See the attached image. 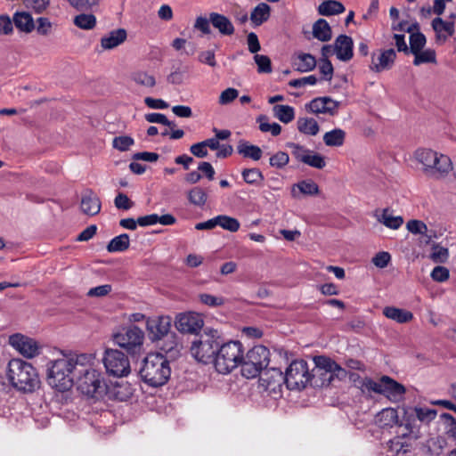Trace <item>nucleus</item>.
I'll return each instance as SVG.
<instances>
[{"label":"nucleus","mask_w":456,"mask_h":456,"mask_svg":"<svg viewBox=\"0 0 456 456\" xmlns=\"http://www.w3.org/2000/svg\"><path fill=\"white\" fill-rule=\"evenodd\" d=\"M86 356L88 359L84 361L83 367L77 370L75 383L77 389L83 395L95 400L103 399L104 396H107L108 399L126 401L130 395L127 385L121 386L117 383L112 387H109L103 375L92 367L94 357L89 354H86Z\"/></svg>","instance_id":"1"},{"label":"nucleus","mask_w":456,"mask_h":456,"mask_svg":"<svg viewBox=\"0 0 456 456\" xmlns=\"http://www.w3.org/2000/svg\"><path fill=\"white\" fill-rule=\"evenodd\" d=\"M86 354H64L47 364V382L60 392L69 390L75 384L77 370L83 367Z\"/></svg>","instance_id":"2"},{"label":"nucleus","mask_w":456,"mask_h":456,"mask_svg":"<svg viewBox=\"0 0 456 456\" xmlns=\"http://www.w3.org/2000/svg\"><path fill=\"white\" fill-rule=\"evenodd\" d=\"M7 379L10 384L19 391L31 393L40 386L36 369L31 363L19 358H13L9 362Z\"/></svg>","instance_id":"3"},{"label":"nucleus","mask_w":456,"mask_h":456,"mask_svg":"<svg viewBox=\"0 0 456 456\" xmlns=\"http://www.w3.org/2000/svg\"><path fill=\"white\" fill-rule=\"evenodd\" d=\"M139 374L142 381L149 386L161 387L170 378V362L162 354H149L142 361Z\"/></svg>","instance_id":"4"},{"label":"nucleus","mask_w":456,"mask_h":456,"mask_svg":"<svg viewBox=\"0 0 456 456\" xmlns=\"http://www.w3.org/2000/svg\"><path fill=\"white\" fill-rule=\"evenodd\" d=\"M414 156L418 163L422 165L423 173L431 178H443L452 169V161L448 156L431 149H418Z\"/></svg>","instance_id":"5"},{"label":"nucleus","mask_w":456,"mask_h":456,"mask_svg":"<svg viewBox=\"0 0 456 456\" xmlns=\"http://www.w3.org/2000/svg\"><path fill=\"white\" fill-rule=\"evenodd\" d=\"M285 385L289 390H302L308 385L313 387H322L324 382L318 383L314 379L315 373L309 370L307 362L305 360H295L286 369L284 373Z\"/></svg>","instance_id":"6"},{"label":"nucleus","mask_w":456,"mask_h":456,"mask_svg":"<svg viewBox=\"0 0 456 456\" xmlns=\"http://www.w3.org/2000/svg\"><path fill=\"white\" fill-rule=\"evenodd\" d=\"M243 360V346L240 341H230L223 345L219 344L214 359L216 370L222 374H228Z\"/></svg>","instance_id":"7"},{"label":"nucleus","mask_w":456,"mask_h":456,"mask_svg":"<svg viewBox=\"0 0 456 456\" xmlns=\"http://www.w3.org/2000/svg\"><path fill=\"white\" fill-rule=\"evenodd\" d=\"M270 362V351L262 345H257L249 349L246 355H243L241 362V374L247 379H253L259 376Z\"/></svg>","instance_id":"8"},{"label":"nucleus","mask_w":456,"mask_h":456,"mask_svg":"<svg viewBox=\"0 0 456 456\" xmlns=\"http://www.w3.org/2000/svg\"><path fill=\"white\" fill-rule=\"evenodd\" d=\"M221 341L216 330L204 332L195 339L191 346V355L203 363L214 362Z\"/></svg>","instance_id":"9"},{"label":"nucleus","mask_w":456,"mask_h":456,"mask_svg":"<svg viewBox=\"0 0 456 456\" xmlns=\"http://www.w3.org/2000/svg\"><path fill=\"white\" fill-rule=\"evenodd\" d=\"M113 340L128 354L134 356L142 351L144 332L139 327L131 325L115 334Z\"/></svg>","instance_id":"10"},{"label":"nucleus","mask_w":456,"mask_h":456,"mask_svg":"<svg viewBox=\"0 0 456 456\" xmlns=\"http://www.w3.org/2000/svg\"><path fill=\"white\" fill-rule=\"evenodd\" d=\"M102 362L106 372L113 377H126L131 371L128 357L118 349L107 348L104 351Z\"/></svg>","instance_id":"11"},{"label":"nucleus","mask_w":456,"mask_h":456,"mask_svg":"<svg viewBox=\"0 0 456 456\" xmlns=\"http://www.w3.org/2000/svg\"><path fill=\"white\" fill-rule=\"evenodd\" d=\"M259 384L270 394H280L282 385L285 384L283 372L278 368H270L265 370L259 375Z\"/></svg>","instance_id":"12"},{"label":"nucleus","mask_w":456,"mask_h":456,"mask_svg":"<svg viewBox=\"0 0 456 456\" xmlns=\"http://www.w3.org/2000/svg\"><path fill=\"white\" fill-rule=\"evenodd\" d=\"M314 361L315 369L313 370V372L322 377V380L321 382H324V385L328 386L331 382L332 371H341L342 376H346V370L327 356H315Z\"/></svg>","instance_id":"13"},{"label":"nucleus","mask_w":456,"mask_h":456,"mask_svg":"<svg viewBox=\"0 0 456 456\" xmlns=\"http://www.w3.org/2000/svg\"><path fill=\"white\" fill-rule=\"evenodd\" d=\"M175 325L182 333L194 334L202 329L204 322L200 314L189 312L179 314L176 316Z\"/></svg>","instance_id":"14"},{"label":"nucleus","mask_w":456,"mask_h":456,"mask_svg":"<svg viewBox=\"0 0 456 456\" xmlns=\"http://www.w3.org/2000/svg\"><path fill=\"white\" fill-rule=\"evenodd\" d=\"M9 341L10 345L24 357L33 358L39 354L38 344L33 338L21 334H14L10 337Z\"/></svg>","instance_id":"15"},{"label":"nucleus","mask_w":456,"mask_h":456,"mask_svg":"<svg viewBox=\"0 0 456 456\" xmlns=\"http://www.w3.org/2000/svg\"><path fill=\"white\" fill-rule=\"evenodd\" d=\"M171 319L168 316H159L147 321V330L151 341L161 340L168 336Z\"/></svg>","instance_id":"16"},{"label":"nucleus","mask_w":456,"mask_h":456,"mask_svg":"<svg viewBox=\"0 0 456 456\" xmlns=\"http://www.w3.org/2000/svg\"><path fill=\"white\" fill-rule=\"evenodd\" d=\"M395 59L396 53L393 48L381 50L379 55L372 53L371 62L369 68L371 71L376 73L388 70L394 66Z\"/></svg>","instance_id":"17"},{"label":"nucleus","mask_w":456,"mask_h":456,"mask_svg":"<svg viewBox=\"0 0 456 456\" xmlns=\"http://www.w3.org/2000/svg\"><path fill=\"white\" fill-rule=\"evenodd\" d=\"M354 42L351 37L339 35L334 43V51L337 58L342 61H348L354 56Z\"/></svg>","instance_id":"18"},{"label":"nucleus","mask_w":456,"mask_h":456,"mask_svg":"<svg viewBox=\"0 0 456 456\" xmlns=\"http://www.w3.org/2000/svg\"><path fill=\"white\" fill-rule=\"evenodd\" d=\"M383 393L391 401H399L405 394L404 387L388 376L382 377Z\"/></svg>","instance_id":"19"},{"label":"nucleus","mask_w":456,"mask_h":456,"mask_svg":"<svg viewBox=\"0 0 456 456\" xmlns=\"http://www.w3.org/2000/svg\"><path fill=\"white\" fill-rule=\"evenodd\" d=\"M81 209L88 216L97 215L101 210V201L98 196L91 190H87L82 195Z\"/></svg>","instance_id":"20"},{"label":"nucleus","mask_w":456,"mask_h":456,"mask_svg":"<svg viewBox=\"0 0 456 456\" xmlns=\"http://www.w3.org/2000/svg\"><path fill=\"white\" fill-rule=\"evenodd\" d=\"M127 33L125 28H117L110 31L108 35L104 36L101 39V46L104 50H111L126 39Z\"/></svg>","instance_id":"21"},{"label":"nucleus","mask_w":456,"mask_h":456,"mask_svg":"<svg viewBox=\"0 0 456 456\" xmlns=\"http://www.w3.org/2000/svg\"><path fill=\"white\" fill-rule=\"evenodd\" d=\"M209 21L224 36H232L234 33V27L232 21L223 14L211 12L209 14Z\"/></svg>","instance_id":"22"},{"label":"nucleus","mask_w":456,"mask_h":456,"mask_svg":"<svg viewBox=\"0 0 456 456\" xmlns=\"http://www.w3.org/2000/svg\"><path fill=\"white\" fill-rule=\"evenodd\" d=\"M375 423L379 428H392L399 424L397 411L394 408H386L380 411L375 417Z\"/></svg>","instance_id":"23"},{"label":"nucleus","mask_w":456,"mask_h":456,"mask_svg":"<svg viewBox=\"0 0 456 456\" xmlns=\"http://www.w3.org/2000/svg\"><path fill=\"white\" fill-rule=\"evenodd\" d=\"M374 216L377 218L378 222L394 230L400 228L403 224V217L400 216H393L389 208H384L381 213L377 209L374 212Z\"/></svg>","instance_id":"24"},{"label":"nucleus","mask_w":456,"mask_h":456,"mask_svg":"<svg viewBox=\"0 0 456 456\" xmlns=\"http://www.w3.org/2000/svg\"><path fill=\"white\" fill-rule=\"evenodd\" d=\"M15 27L25 33H30L35 28L34 20L28 12H16L12 17Z\"/></svg>","instance_id":"25"},{"label":"nucleus","mask_w":456,"mask_h":456,"mask_svg":"<svg viewBox=\"0 0 456 456\" xmlns=\"http://www.w3.org/2000/svg\"><path fill=\"white\" fill-rule=\"evenodd\" d=\"M383 314L398 323H407L413 319V314L411 312L397 308L395 306H386L383 309Z\"/></svg>","instance_id":"26"},{"label":"nucleus","mask_w":456,"mask_h":456,"mask_svg":"<svg viewBox=\"0 0 456 456\" xmlns=\"http://www.w3.org/2000/svg\"><path fill=\"white\" fill-rule=\"evenodd\" d=\"M322 16H331L343 13L346 11L344 4L337 0H325L317 8Z\"/></svg>","instance_id":"27"},{"label":"nucleus","mask_w":456,"mask_h":456,"mask_svg":"<svg viewBox=\"0 0 456 456\" xmlns=\"http://www.w3.org/2000/svg\"><path fill=\"white\" fill-rule=\"evenodd\" d=\"M313 36L322 42H328L331 39V28L326 20L319 19L314 23Z\"/></svg>","instance_id":"28"},{"label":"nucleus","mask_w":456,"mask_h":456,"mask_svg":"<svg viewBox=\"0 0 456 456\" xmlns=\"http://www.w3.org/2000/svg\"><path fill=\"white\" fill-rule=\"evenodd\" d=\"M297 127L298 131L306 135H316L320 131V126L315 119L313 118H298L297 121Z\"/></svg>","instance_id":"29"},{"label":"nucleus","mask_w":456,"mask_h":456,"mask_svg":"<svg viewBox=\"0 0 456 456\" xmlns=\"http://www.w3.org/2000/svg\"><path fill=\"white\" fill-rule=\"evenodd\" d=\"M237 151L243 157L250 158L253 160H259L262 157V150L258 146L249 144L246 141H240Z\"/></svg>","instance_id":"30"},{"label":"nucleus","mask_w":456,"mask_h":456,"mask_svg":"<svg viewBox=\"0 0 456 456\" xmlns=\"http://www.w3.org/2000/svg\"><path fill=\"white\" fill-rule=\"evenodd\" d=\"M270 11H271V8L267 4L260 3L251 12V14H250L251 21L256 26L263 24L265 21H266L269 19Z\"/></svg>","instance_id":"31"},{"label":"nucleus","mask_w":456,"mask_h":456,"mask_svg":"<svg viewBox=\"0 0 456 456\" xmlns=\"http://www.w3.org/2000/svg\"><path fill=\"white\" fill-rule=\"evenodd\" d=\"M346 132L340 128H335L323 135V142L330 147H339L344 144Z\"/></svg>","instance_id":"32"},{"label":"nucleus","mask_w":456,"mask_h":456,"mask_svg":"<svg viewBox=\"0 0 456 456\" xmlns=\"http://www.w3.org/2000/svg\"><path fill=\"white\" fill-rule=\"evenodd\" d=\"M130 246L129 235L122 233L118 236L114 237L107 245V250L112 252H123L126 251Z\"/></svg>","instance_id":"33"},{"label":"nucleus","mask_w":456,"mask_h":456,"mask_svg":"<svg viewBox=\"0 0 456 456\" xmlns=\"http://www.w3.org/2000/svg\"><path fill=\"white\" fill-rule=\"evenodd\" d=\"M446 444V439L438 436L428 439L425 447L430 455L439 456L443 453Z\"/></svg>","instance_id":"34"},{"label":"nucleus","mask_w":456,"mask_h":456,"mask_svg":"<svg viewBox=\"0 0 456 456\" xmlns=\"http://www.w3.org/2000/svg\"><path fill=\"white\" fill-rule=\"evenodd\" d=\"M296 188L299 190V191L304 195H317L319 193V186L316 183L312 180H303L297 184H295L292 188V196L297 197Z\"/></svg>","instance_id":"35"},{"label":"nucleus","mask_w":456,"mask_h":456,"mask_svg":"<svg viewBox=\"0 0 456 456\" xmlns=\"http://www.w3.org/2000/svg\"><path fill=\"white\" fill-rule=\"evenodd\" d=\"M273 115L282 123L288 124L295 118L294 108L289 105H275Z\"/></svg>","instance_id":"36"},{"label":"nucleus","mask_w":456,"mask_h":456,"mask_svg":"<svg viewBox=\"0 0 456 456\" xmlns=\"http://www.w3.org/2000/svg\"><path fill=\"white\" fill-rule=\"evenodd\" d=\"M259 124V129L263 133H271L272 135L277 136L281 132V126L276 122L270 123L269 118L265 115H261L256 118Z\"/></svg>","instance_id":"37"},{"label":"nucleus","mask_w":456,"mask_h":456,"mask_svg":"<svg viewBox=\"0 0 456 456\" xmlns=\"http://www.w3.org/2000/svg\"><path fill=\"white\" fill-rule=\"evenodd\" d=\"M73 22L81 29L90 30L96 26V17L91 13H80L74 18Z\"/></svg>","instance_id":"38"},{"label":"nucleus","mask_w":456,"mask_h":456,"mask_svg":"<svg viewBox=\"0 0 456 456\" xmlns=\"http://www.w3.org/2000/svg\"><path fill=\"white\" fill-rule=\"evenodd\" d=\"M298 62H296L297 70L300 72H308L316 67V60L310 53H300L297 57Z\"/></svg>","instance_id":"39"},{"label":"nucleus","mask_w":456,"mask_h":456,"mask_svg":"<svg viewBox=\"0 0 456 456\" xmlns=\"http://www.w3.org/2000/svg\"><path fill=\"white\" fill-rule=\"evenodd\" d=\"M403 421L399 422L398 426H404L409 434H413L415 431L419 430V427L416 425V420L418 419L415 413L412 408L403 409Z\"/></svg>","instance_id":"40"},{"label":"nucleus","mask_w":456,"mask_h":456,"mask_svg":"<svg viewBox=\"0 0 456 456\" xmlns=\"http://www.w3.org/2000/svg\"><path fill=\"white\" fill-rule=\"evenodd\" d=\"M412 411L419 421L424 424H429L434 420L437 415V411L435 409H429L427 407H413Z\"/></svg>","instance_id":"41"},{"label":"nucleus","mask_w":456,"mask_h":456,"mask_svg":"<svg viewBox=\"0 0 456 456\" xmlns=\"http://www.w3.org/2000/svg\"><path fill=\"white\" fill-rule=\"evenodd\" d=\"M208 200V195L205 191V190L200 186L193 187L191 191L188 192V200L190 203L198 206L202 207L206 204Z\"/></svg>","instance_id":"42"},{"label":"nucleus","mask_w":456,"mask_h":456,"mask_svg":"<svg viewBox=\"0 0 456 456\" xmlns=\"http://www.w3.org/2000/svg\"><path fill=\"white\" fill-rule=\"evenodd\" d=\"M216 226L219 225L223 229L227 230L232 232H235L240 229V222L232 216L220 215L216 216Z\"/></svg>","instance_id":"43"},{"label":"nucleus","mask_w":456,"mask_h":456,"mask_svg":"<svg viewBox=\"0 0 456 456\" xmlns=\"http://www.w3.org/2000/svg\"><path fill=\"white\" fill-rule=\"evenodd\" d=\"M132 79L137 85L147 88H152L156 86V79L154 76L144 71H136L133 73Z\"/></svg>","instance_id":"44"},{"label":"nucleus","mask_w":456,"mask_h":456,"mask_svg":"<svg viewBox=\"0 0 456 456\" xmlns=\"http://www.w3.org/2000/svg\"><path fill=\"white\" fill-rule=\"evenodd\" d=\"M427 39L424 34L421 32L412 33L410 36V47L409 53H417L420 50H423L426 45Z\"/></svg>","instance_id":"45"},{"label":"nucleus","mask_w":456,"mask_h":456,"mask_svg":"<svg viewBox=\"0 0 456 456\" xmlns=\"http://www.w3.org/2000/svg\"><path fill=\"white\" fill-rule=\"evenodd\" d=\"M414 60L413 64L419 66L423 63H435L436 62V52L432 49L420 50L417 53H413Z\"/></svg>","instance_id":"46"},{"label":"nucleus","mask_w":456,"mask_h":456,"mask_svg":"<svg viewBox=\"0 0 456 456\" xmlns=\"http://www.w3.org/2000/svg\"><path fill=\"white\" fill-rule=\"evenodd\" d=\"M302 163L317 169H322L326 166L325 158L319 153L314 152L313 151H311L309 154L305 156Z\"/></svg>","instance_id":"47"},{"label":"nucleus","mask_w":456,"mask_h":456,"mask_svg":"<svg viewBox=\"0 0 456 456\" xmlns=\"http://www.w3.org/2000/svg\"><path fill=\"white\" fill-rule=\"evenodd\" d=\"M243 180L248 184H258L265 177L258 168H246L242 171Z\"/></svg>","instance_id":"48"},{"label":"nucleus","mask_w":456,"mask_h":456,"mask_svg":"<svg viewBox=\"0 0 456 456\" xmlns=\"http://www.w3.org/2000/svg\"><path fill=\"white\" fill-rule=\"evenodd\" d=\"M449 257V250L447 248L442 247L437 243L433 244L430 258L434 263L444 264L447 262Z\"/></svg>","instance_id":"49"},{"label":"nucleus","mask_w":456,"mask_h":456,"mask_svg":"<svg viewBox=\"0 0 456 456\" xmlns=\"http://www.w3.org/2000/svg\"><path fill=\"white\" fill-rule=\"evenodd\" d=\"M433 29L439 35L442 31H445L448 36H452L454 33V22L444 21L443 19L437 17L432 20Z\"/></svg>","instance_id":"50"},{"label":"nucleus","mask_w":456,"mask_h":456,"mask_svg":"<svg viewBox=\"0 0 456 456\" xmlns=\"http://www.w3.org/2000/svg\"><path fill=\"white\" fill-rule=\"evenodd\" d=\"M324 97H317L313 99L309 103L305 105V108L308 111L314 114H328V111H330V108L325 107Z\"/></svg>","instance_id":"51"},{"label":"nucleus","mask_w":456,"mask_h":456,"mask_svg":"<svg viewBox=\"0 0 456 456\" xmlns=\"http://www.w3.org/2000/svg\"><path fill=\"white\" fill-rule=\"evenodd\" d=\"M134 144V140L128 135H120L114 137L112 141L113 148L120 151H126L129 148Z\"/></svg>","instance_id":"52"},{"label":"nucleus","mask_w":456,"mask_h":456,"mask_svg":"<svg viewBox=\"0 0 456 456\" xmlns=\"http://www.w3.org/2000/svg\"><path fill=\"white\" fill-rule=\"evenodd\" d=\"M254 60L257 65L258 73L269 74L272 72L271 59L267 55L255 54Z\"/></svg>","instance_id":"53"},{"label":"nucleus","mask_w":456,"mask_h":456,"mask_svg":"<svg viewBox=\"0 0 456 456\" xmlns=\"http://www.w3.org/2000/svg\"><path fill=\"white\" fill-rule=\"evenodd\" d=\"M286 147L291 150L292 156L299 162H302L311 151V150L306 149L305 146L295 142H287Z\"/></svg>","instance_id":"54"},{"label":"nucleus","mask_w":456,"mask_h":456,"mask_svg":"<svg viewBox=\"0 0 456 456\" xmlns=\"http://www.w3.org/2000/svg\"><path fill=\"white\" fill-rule=\"evenodd\" d=\"M289 161V154L285 151H278L270 158V166L276 168H282L288 165Z\"/></svg>","instance_id":"55"},{"label":"nucleus","mask_w":456,"mask_h":456,"mask_svg":"<svg viewBox=\"0 0 456 456\" xmlns=\"http://www.w3.org/2000/svg\"><path fill=\"white\" fill-rule=\"evenodd\" d=\"M69 4L81 12H87L97 6L99 0H67Z\"/></svg>","instance_id":"56"},{"label":"nucleus","mask_w":456,"mask_h":456,"mask_svg":"<svg viewBox=\"0 0 456 456\" xmlns=\"http://www.w3.org/2000/svg\"><path fill=\"white\" fill-rule=\"evenodd\" d=\"M440 418L447 426V434L456 440V419L450 413H442Z\"/></svg>","instance_id":"57"},{"label":"nucleus","mask_w":456,"mask_h":456,"mask_svg":"<svg viewBox=\"0 0 456 456\" xmlns=\"http://www.w3.org/2000/svg\"><path fill=\"white\" fill-rule=\"evenodd\" d=\"M112 290V286L110 284L100 285L94 288H91L86 296L89 297H102L107 296Z\"/></svg>","instance_id":"58"},{"label":"nucleus","mask_w":456,"mask_h":456,"mask_svg":"<svg viewBox=\"0 0 456 456\" xmlns=\"http://www.w3.org/2000/svg\"><path fill=\"white\" fill-rule=\"evenodd\" d=\"M430 276L435 281L444 282L449 279L450 272L447 267L438 265L433 269Z\"/></svg>","instance_id":"59"},{"label":"nucleus","mask_w":456,"mask_h":456,"mask_svg":"<svg viewBox=\"0 0 456 456\" xmlns=\"http://www.w3.org/2000/svg\"><path fill=\"white\" fill-rule=\"evenodd\" d=\"M13 20H11L9 15H0V36H8L13 32Z\"/></svg>","instance_id":"60"},{"label":"nucleus","mask_w":456,"mask_h":456,"mask_svg":"<svg viewBox=\"0 0 456 456\" xmlns=\"http://www.w3.org/2000/svg\"><path fill=\"white\" fill-rule=\"evenodd\" d=\"M406 227L408 231L413 234H422L428 232L426 224L419 220H410L407 223Z\"/></svg>","instance_id":"61"},{"label":"nucleus","mask_w":456,"mask_h":456,"mask_svg":"<svg viewBox=\"0 0 456 456\" xmlns=\"http://www.w3.org/2000/svg\"><path fill=\"white\" fill-rule=\"evenodd\" d=\"M118 209L128 210L134 206V202L123 192H119L114 200Z\"/></svg>","instance_id":"62"},{"label":"nucleus","mask_w":456,"mask_h":456,"mask_svg":"<svg viewBox=\"0 0 456 456\" xmlns=\"http://www.w3.org/2000/svg\"><path fill=\"white\" fill-rule=\"evenodd\" d=\"M362 387L368 391H372L377 394L382 395L383 393V381L382 378L379 379V381H375L370 378H366L362 381Z\"/></svg>","instance_id":"63"},{"label":"nucleus","mask_w":456,"mask_h":456,"mask_svg":"<svg viewBox=\"0 0 456 456\" xmlns=\"http://www.w3.org/2000/svg\"><path fill=\"white\" fill-rule=\"evenodd\" d=\"M320 72L324 76V79L330 81L333 75V66L329 59H320L319 64Z\"/></svg>","instance_id":"64"}]
</instances>
